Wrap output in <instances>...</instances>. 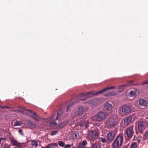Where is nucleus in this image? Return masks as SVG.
Masks as SVG:
<instances>
[{"label": "nucleus", "instance_id": "1", "mask_svg": "<svg viewBox=\"0 0 148 148\" xmlns=\"http://www.w3.org/2000/svg\"><path fill=\"white\" fill-rule=\"evenodd\" d=\"M91 94L92 92H83L79 94L77 97V100L73 102H72V103L71 102L70 104L67 106V107L66 108V111H68L69 109L72 105L75 104L77 102L79 101L80 100L84 101L86 100L87 98L88 97V95Z\"/></svg>", "mask_w": 148, "mask_h": 148}, {"label": "nucleus", "instance_id": "2", "mask_svg": "<svg viewBox=\"0 0 148 148\" xmlns=\"http://www.w3.org/2000/svg\"><path fill=\"white\" fill-rule=\"evenodd\" d=\"M123 135H119L112 144L113 148H120L123 142Z\"/></svg>", "mask_w": 148, "mask_h": 148}, {"label": "nucleus", "instance_id": "3", "mask_svg": "<svg viewBox=\"0 0 148 148\" xmlns=\"http://www.w3.org/2000/svg\"><path fill=\"white\" fill-rule=\"evenodd\" d=\"M134 125H132L127 127L125 131V136L126 139H130L132 137L134 133Z\"/></svg>", "mask_w": 148, "mask_h": 148}, {"label": "nucleus", "instance_id": "4", "mask_svg": "<svg viewBox=\"0 0 148 148\" xmlns=\"http://www.w3.org/2000/svg\"><path fill=\"white\" fill-rule=\"evenodd\" d=\"M99 132L98 130H94L89 132L87 138L90 141H94L97 138L99 135Z\"/></svg>", "mask_w": 148, "mask_h": 148}, {"label": "nucleus", "instance_id": "5", "mask_svg": "<svg viewBox=\"0 0 148 148\" xmlns=\"http://www.w3.org/2000/svg\"><path fill=\"white\" fill-rule=\"evenodd\" d=\"M84 112V108L80 106L76 107L75 109V113L73 114L74 117L82 115Z\"/></svg>", "mask_w": 148, "mask_h": 148}, {"label": "nucleus", "instance_id": "6", "mask_svg": "<svg viewBox=\"0 0 148 148\" xmlns=\"http://www.w3.org/2000/svg\"><path fill=\"white\" fill-rule=\"evenodd\" d=\"M121 110L124 113L129 114L132 112V109L129 105H123L121 106Z\"/></svg>", "mask_w": 148, "mask_h": 148}, {"label": "nucleus", "instance_id": "7", "mask_svg": "<svg viewBox=\"0 0 148 148\" xmlns=\"http://www.w3.org/2000/svg\"><path fill=\"white\" fill-rule=\"evenodd\" d=\"M108 125L110 127H113L117 124L116 119L114 117L110 118L107 121Z\"/></svg>", "mask_w": 148, "mask_h": 148}, {"label": "nucleus", "instance_id": "8", "mask_svg": "<svg viewBox=\"0 0 148 148\" xmlns=\"http://www.w3.org/2000/svg\"><path fill=\"white\" fill-rule=\"evenodd\" d=\"M106 115L103 112H101L98 113L96 115V119L97 121L100 122L106 118Z\"/></svg>", "mask_w": 148, "mask_h": 148}, {"label": "nucleus", "instance_id": "9", "mask_svg": "<svg viewBox=\"0 0 148 148\" xmlns=\"http://www.w3.org/2000/svg\"><path fill=\"white\" fill-rule=\"evenodd\" d=\"M138 132L142 134L144 130V125L143 121H139L137 124Z\"/></svg>", "mask_w": 148, "mask_h": 148}, {"label": "nucleus", "instance_id": "10", "mask_svg": "<svg viewBox=\"0 0 148 148\" xmlns=\"http://www.w3.org/2000/svg\"><path fill=\"white\" fill-rule=\"evenodd\" d=\"M115 136L114 131H112L110 132L107 134V139L109 142H111L114 139Z\"/></svg>", "mask_w": 148, "mask_h": 148}, {"label": "nucleus", "instance_id": "11", "mask_svg": "<svg viewBox=\"0 0 148 148\" xmlns=\"http://www.w3.org/2000/svg\"><path fill=\"white\" fill-rule=\"evenodd\" d=\"M10 140L12 145L17 146L20 148H23L22 144L18 142L16 140L13 138H10Z\"/></svg>", "mask_w": 148, "mask_h": 148}, {"label": "nucleus", "instance_id": "12", "mask_svg": "<svg viewBox=\"0 0 148 148\" xmlns=\"http://www.w3.org/2000/svg\"><path fill=\"white\" fill-rule=\"evenodd\" d=\"M115 88V87L114 86H108V87H106L105 88H104L102 90L99 91V92H97L96 93H95V94H92V95H97L98 94H101V93H102L104 92H105V91H106V90H110V89H114Z\"/></svg>", "mask_w": 148, "mask_h": 148}, {"label": "nucleus", "instance_id": "13", "mask_svg": "<svg viewBox=\"0 0 148 148\" xmlns=\"http://www.w3.org/2000/svg\"><path fill=\"white\" fill-rule=\"evenodd\" d=\"M104 108L106 110L109 111L110 113L112 112V105L109 102H106L104 105Z\"/></svg>", "mask_w": 148, "mask_h": 148}, {"label": "nucleus", "instance_id": "14", "mask_svg": "<svg viewBox=\"0 0 148 148\" xmlns=\"http://www.w3.org/2000/svg\"><path fill=\"white\" fill-rule=\"evenodd\" d=\"M132 121V118L131 116H129L126 118L125 119L124 122V125L126 126L128 125Z\"/></svg>", "mask_w": 148, "mask_h": 148}, {"label": "nucleus", "instance_id": "15", "mask_svg": "<svg viewBox=\"0 0 148 148\" xmlns=\"http://www.w3.org/2000/svg\"><path fill=\"white\" fill-rule=\"evenodd\" d=\"M139 105L141 107L145 106L147 104L146 100L144 99H141L140 100Z\"/></svg>", "mask_w": 148, "mask_h": 148}, {"label": "nucleus", "instance_id": "16", "mask_svg": "<svg viewBox=\"0 0 148 148\" xmlns=\"http://www.w3.org/2000/svg\"><path fill=\"white\" fill-rule=\"evenodd\" d=\"M101 143L99 142H95L92 145L91 148H101Z\"/></svg>", "mask_w": 148, "mask_h": 148}, {"label": "nucleus", "instance_id": "17", "mask_svg": "<svg viewBox=\"0 0 148 148\" xmlns=\"http://www.w3.org/2000/svg\"><path fill=\"white\" fill-rule=\"evenodd\" d=\"M136 90H131L128 94V95L130 97H136Z\"/></svg>", "mask_w": 148, "mask_h": 148}, {"label": "nucleus", "instance_id": "18", "mask_svg": "<svg viewBox=\"0 0 148 148\" xmlns=\"http://www.w3.org/2000/svg\"><path fill=\"white\" fill-rule=\"evenodd\" d=\"M28 111L29 113H31L30 114L34 115V116H32V117L34 119V120L36 121L38 120V117L36 113L33 112L31 110H28Z\"/></svg>", "mask_w": 148, "mask_h": 148}, {"label": "nucleus", "instance_id": "19", "mask_svg": "<svg viewBox=\"0 0 148 148\" xmlns=\"http://www.w3.org/2000/svg\"><path fill=\"white\" fill-rule=\"evenodd\" d=\"M96 100L95 99H93L89 101H88V103L91 104L92 106H94L97 105Z\"/></svg>", "mask_w": 148, "mask_h": 148}, {"label": "nucleus", "instance_id": "20", "mask_svg": "<svg viewBox=\"0 0 148 148\" xmlns=\"http://www.w3.org/2000/svg\"><path fill=\"white\" fill-rule=\"evenodd\" d=\"M63 112V111L62 110V108H60L59 110L58 111L57 113V116L56 118V120L58 119V117L61 115Z\"/></svg>", "mask_w": 148, "mask_h": 148}, {"label": "nucleus", "instance_id": "21", "mask_svg": "<svg viewBox=\"0 0 148 148\" xmlns=\"http://www.w3.org/2000/svg\"><path fill=\"white\" fill-rule=\"evenodd\" d=\"M28 126L30 129L34 128L36 127L35 125L32 123L31 122H29L28 123Z\"/></svg>", "mask_w": 148, "mask_h": 148}, {"label": "nucleus", "instance_id": "22", "mask_svg": "<svg viewBox=\"0 0 148 148\" xmlns=\"http://www.w3.org/2000/svg\"><path fill=\"white\" fill-rule=\"evenodd\" d=\"M73 137L76 139L79 138V133L78 132L75 131L72 134Z\"/></svg>", "mask_w": 148, "mask_h": 148}, {"label": "nucleus", "instance_id": "23", "mask_svg": "<svg viewBox=\"0 0 148 148\" xmlns=\"http://www.w3.org/2000/svg\"><path fill=\"white\" fill-rule=\"evenodd\" d=\"M68 122L67 121H64L60 124H59L58 126L59 127V128H62L63 127H64L66 125V124L68 123Z\"/></svg>", "mask_w": 148, "mask_h": 148}, {"label": "nucleus", "instance_id": "24", "mask_svg": "<svg viewBox=\"0 0 148 148\" xmlns=\"http://www.w3.org/2000/svg\"><path fill=\"white\" fill-rule=\"evenodd\" d=\"M31 144L32 146H35L36 147H37L38 145V142L36 140L32 141Z\"/></svg>", "mask_w": 148, "mask_h": 148}, {"label": "nucleus", "instance_id": "25", "mask_svg": "<svg viewBox=\"0 0 148 148\" xmlns=\"http://www.w3.org/2000/svg\"><path fill=\"white\" fill-rule=\"evenodd\" d=\"M22 125V122L21 121H16L14 124V126H21Z\"/></svg>", "mask_w": 148, "mask_h": 148}, {"label": "nucleus", "instance_id": "26", "mask_svg": "<svg viewBox=\"0 0 148 148\" xmlns=\"http://www.w3.org/2000/svg\"><path fill=\"white\" fill-rule=\"evenodd\" d=\"M58 143L59 145L62 147H64L65 145V143L62 141H59Z\"/></svg>", "mask_w": 148, "mask_h": 148}, {"label": "nucleus", "instance_id": "27", "mask_svg": "<svg viewBox=\"0 0 148 148\" xmlns=\"http://www.w3.org/2000/svg\"><path fill=\"white\" fill-rule=\"evenodd\" d=\"M99 140L103 143H105L106 142V140L103 138L101 137L99 138Z\"/></svg>", "mask_w": 148, "mask_h": 148}, {"label": "nucleus", "instance_id": "28", "mask_svg": "<svg viewBox=\"0 0 148 148\" xmlns=\"http://www.w3.org/2000/svg\"><path fill=\"white\" fill-rule=\"evenodd\" d=\"M58 132V131H52L51 134L50 135L51 136H53L56 134Z\"/></svg>", "mask_w": 148, "mask_h": 148}, {"label": "nucleus", "instance_id": "29", "mask_svg": "<svg viewBox=\"0 0 148 148\" xmlns=\"http://www.w3.org/2000/svg\"><path fill=\"white\" fill-rule=\"evenodd\" d=\"M144 137L146 139L148 138V130L146 131L144 135Z\"/></svg>", "mask_w": 148, "mask_h": 148}, {"label": "nucleus", "instance_id": "30", "mask_svg": "<svg viewBox=\"0 0 148 148\" xmlns=\"http://www.w3.org/2000/svg\"><path fill=\"white\" fill-rule=\"evenodd\" d=\"M109 94L110 96H115L117 95V93L115 92H110Z\"/></svg>", "mask_w": 148, "mask_h": 148}, {"label": "nucleus", "instance_id": "31", "mask_svg": "<svg viewBox=\"0 0 148 148\" xmlns=\"http://www.w3.org/2000/svg\"><path fill=\"white\" fill-rule=\"evenodd\" d=\"M136 143H133L131 145V148H136Z\"/></svg>", "mask_w": 148, "mask_h": 148}, {"label": "nucleus", "instance_id": "32", "mask_svg": "<svg viewBox=\"0 0 148 148\" xmlns=\"http://www.w3.org/2000/svg\"><path fill=\"white\" fill-rule=\"evenodd\" d=\"M56 125V123L55 122H51L49 123V126L50 127H52Z\"/></svg>", "mask_w": 148, "mask_h": 148}, {"label": "nucleus", "instance_id": "33", "mask_svg": "<svg viewBox=\"0 0 148 148\" xmlns=\"http://www.w3.org/2000/svg\"><path fill=\"white\" fill-rule=\"evenodd\" d=\"M86 124V122H84V121L83 120V121H81L79 123V125L81 126H83L84 125Z\"/></svg>", "mask_w": 148, "mask_h": 148}, {"label": "nucleus", "instance_id": "34", "mask_svg": "<svg viewBox=\"0 0 148 148\" xmlns=\"http://www.w3.org/2000/svg\"><path fill=\"white\" fill-rule=\"evenodd\" d=\"M46 148H55L52 144L48 145Z\"/></svg>", "mask_w": 148, "mask_h": 148}, {"label": "nucleus", "instance_id": "35", "mask_svg": "<svg viewBox=\"0 0 148 148\" xmlns=\"http://www.w3.org/2000/svg\"><path fill=\"white\" fill-rule=\"evenodd\" d=\"M87 143V141L85 140H84L82 142V146H85L86 145Z\"/></svg>", "mask_w": 148, "mask_h": 148}, {"label": "nucleus", "instance_id": "36", "mask_svg": "<svg viewBox=\"0 0 148 148\" xmlns=\"http://www.w3.org/2000/svg\"><path fill=\"white\" fill-rule=\"evenodd\" d=\"M126 86L125 85H122L121 86H120L119 87V89H121L122 88V90H123L124 89V87L125 86Z\"/></svg>", "mask_w": 148, "mask_h": 148}, {"label": "nucleus", "instance_id": "37", "mask_svg": "<svg viewBox=\"0 0 148 148\" xmlns=\"http://www.w3.org/2000/svg\"><path fill=\"white\" fill-rule=\"evenodd\" d=\"M15 112H16V111H18L19 112H20L21 113H25V112L23 110H16L14 111Z\"/></svg>", "mask_w": 148, "mask_h": 148}, {"label": "nucleus", "instance_id": "38", "mask_svg": "<svg viewBox=\"0 0 148 148\" xmlns=\"http://www.w3.org/2000/svg\"><path fill=\"white\" fill-rule=\"evenodd\" d=\"M148 84V80L144 82H143L141 83V84L142 85H144L145 84Z\"/></svg>", "mask_w": 148, "mask_h": 148}, {"label": "nucleus", "instance_id": "39", "mask_svg": "<svg viewBox=\"0 0 148 148\" xmlns=\"http://www.w3.org/2000/svg\"><path fill=\"white\" fill-rule=\"evenodd\" d=\"M18 132L20 134H21L22 135H23L24 134L23 133V131L21 129H19L18 131Z\"/></svg>", "mask_w": 148, "mask_h": 148}, {"label": "nucleus", "instance_id": "40", "mask_svg": "<svg viewBox=\"0 0 148 148\" xmlns=\"http://www.w3.org/2000/svg\"><path fill=\"white\" fill-rule=\"evenodd\" d=\"M71 147V145H66L65 146H64V148H69Z\"/></svg>", "mask_w": 148, "mask_h": 148}, {"label": "nucleus", "instance_id": "41", "mask_svg": "<svg viewBox=\"0 0 148 148\" xmlns=\"http://www.w3.org/2000/svg\"><path fill=\"white\" fill-rule=\"evenodd\" d=\"M145 124L147 125H148V121L147 120H145L143 122Z\"/></svg>", "mask_w": 148, "mask_h": 148}, {"label": "nucleus", "instance_id": "42", "mask_svg": "<svg viewBox=\"0 0 148 148\" xmlns=\"http://www.w3.org/2000/svg\"><path fill=\"white\" fill-rule=\"evenodd\" d=\"M25 108L24 107V108H23V109H24V110H25L26 111H28V113H27V115H29L31 114V113H30L29 112V111H28V110H27V109L25 110Z\"/></svg>", "mask_w": 148, "mask_h": 148}, {"label": "nucleus", "instance_id": "43", "mask_svg": "<svg viewBox=\"0 0 148 148\" xmlns=\"http://www.w3.org/2000/svg\"><path fill=\"white\" fill-rule=\"evenodd\" d=\"M1 140H6V138H1Z\"/></svg>", "mask_w": 148, "mask_h": 148}, {"label": "nucleus", "instance_id": "44", "mask_svg": "<svg viewBox=\"0 0 148 148\" xmlns=\"http://www.w3.org/2000/svg\"><path fill=\"white\" fill-rule=\"evenodd\" d=\"M53 145L54 147H56L58 146V144L56 143H54L53 144H52Z\"/></svg>", "mask_w": 148, "mask_h": 148}, {"label": "nucleus", "instance_id": "45", "mask_svg": "<svg viewBox=\"0 0 148 148\" xmlns=\"http://www.w3.org/2000/svg\"><path fill=\"white\" fill-rule=\"evenodd\" d=\"M4 148H10V146L8 145H5Z\"/></svg>", "mask_w": 148, "mask_h": 148}, {"label": "nucleus", "instance_id": "46", "mask_svg": "<svg viewBox=\"0 0 148 148\" xmlns=\"http://www.w3.org/2000/svg\"><path fill=\"white\" fill-rule=\"evenodd\" d=\"M0 108H5V107L4 106H1V107H0Z\"/></svg>", "mask_w": 148, "mask_h": 148}, {"label": "nucleus", "instance_id": "47", "mask_svg": "<svg viewBox=\"0 0 148 148\" xmlns=\"http://www.w3.org/2000/svg\"><path fill=\"white\" fill-rule=\"evenodd\" d=\"M80 148H86V147H81Z\"/></svg>", "mask_w": 148, "mask_h": 148}, {"label": "nucleus", "instance_id": "48", "mask_svg": "<svg viewBox=\"0 0 148 148\" xmlns=\"http://www.w3.org/2000/svg\"><path fill=\"white\" fill-rule=\"evenodd\" d=\"M1 138H0V144H1Z\"/></svg>", "mask_w": 148, "mask_h": 148}, {"label": "nucleus", "instance_id": "49", "mask_svg": "<svg viewBox=\"0 0 148 148\" xmlns=\"http://www.w3.org/2000/svg\"><path fill=\"white\" fill-rule=\"evenodd\" d=\"M5 108H8L9 107H5Z\"/></svg>", "mask_w": 148, "mask_h": 148}, {"label": "nucleus", "instance_id": "50", "mask_svg": "<svg viewBox=\"0 0 148 148\" xmlns=\"http://www.w3.org/2000/svg\"><path fill=\"white\" fill-rule=\"evenodd\" d=\"M138 142H140V140H139L138 141Z\"/></svg>", "mask_w": 148, "mask_h": 148}, {"label": "nucleus", "instance_id": "51", "mask_svg": "<svg viewBox=\"0 0 148 148\" xmlns=\"http://www.w3.org/2000/svg\"><path fill=\"white\" fill-rule=\"evenodd\" d=\"M0 107H1V106H0Z\"/></svg>", "mask_w": 148, "mask_h": 148}]
</instances>
